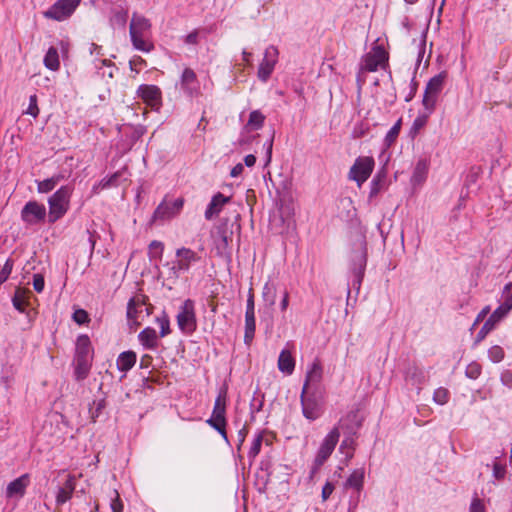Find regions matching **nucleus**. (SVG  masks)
I'll list each match as a JSON object with an SVG mask.
<instances>
[{
	"mask_svg": "<svg viewBox=\"0 0 512 512\" xmlns=\"http://www.w3.org/2000/svg\"><path fill=\"white\" fill-rule=\"evenodd\" d=\"M480 372H481V368L476 363H472V364L468 365V367L466 369V375L471 379H476L480 375Z\"/></svg>",
	"mask_w": 512,
	"mask_h": 512,
	"instance_id": "obj_56",
	"label": "nucleus"
},
{
	"mask_svg": "<svg viewBox=\"0 0 512 512\" xmlns=\"http://www.w3.org/2000/svg\"><path fill=\"white\" fill-rule=\"evenodd\" d=\"M127 10L123 8H117L112 11V15L110 18V22L112 25H117L119 27H124L127 21Z\"/></svg>",
	"mask_w": 512,
	"mask_h": 512,
	"instance_id": "obj_40",
	"label": "nucleus"
},
{
	"mask_svg": "<svg viewBox=\"0 0 512 512\" xmlns=\"http://www.w3.org/2000/svg\"><path fill=\"white\" fill-rule=\"evenodd\" d=\"M230 202V197L225 196L221 192L216 193L205 210V219L212 220L222 211L225 204Z\"/></svg>",
	"mask_w": 512,
	"mask_h": 512,
	"instance_id": "obj_20",
	"label": "nucleus"
},
{
	"mask_svg": "<svg viewBox=\"0 0 512 512\" xmlns=\"http://www.w3.org/2000/svg\"><path fill=\"white\" fill-rule=\"evenodd\" d=\"M75 488H76L75 477L72 475H68L64 485L58 488V491L56 494L57 505H62L64 503H66L72 497Z\"/></svg>",
	"mask_w": 512,
	"mask_h": 512,
	"instance_id": "obj_23",
	"label": "nucleus"
},
{
	"mask_svg": "<svg viewBox=\"0 0 512 512\" xmlns=\"http://www.w3.org/2000/svg\"><path fill=\"white\" fill-rule=\"evenodd\" d=\"M512 309V294H508L505 301L496 309L503 316H506Z\"/></svg>",
	"mask_w": 512,
	"mask_h": 512,
	"instance_id": "obj_52",
	"label": "nucleus"
},
{
	"mask_svg": "<svg viewBox=\"0 0 512 512\" xmlns=\"http://www.w3.org/2000/svg\"><path fill=\"white\" fill-rule=\"evenodd\" d=\"M164 251V244L161 241L153 240L148 246L150 260H161Z\"/></svg>",
	"mask_w": 512,
	"mask_h": 512,
	"instance_id": "obj_38",
	"label": "nucleus"
},
{
	"mask_svg": "<svg viewBox=\"0 0 512 512\" xmlns=\"http://www.w3.org/2000/svg\"><path fill=\"white\" fill-rule=\"evenodd\" d=\"M137 96L153 110H159L162 106V92L156 85H140L137 89Z\"/></svg>",
	"mask_w": 512,
	"mask_h": 512,
	"instance_id": "obj_13",
	"label": "nucleus"
},
{
	"mask_svg": "<svg viewBox=\"0 0 512 512\" xmlns=\"http://www.w3.org/2000/svg\"><path fill=\"white\" fill-rule=\"evenodd\" d=\"M46 215L45 206L37 201H28L21 210V219L28 225H36L43 222Z\"/></svg>",
	"mask_w": 512,
	"mask_h": 512,
	"instance_id": "obj_12",
	"label": "nucleus"
},
{
	"mask_svg": "<svg viewBox=\"0 0 512 512\" xmlns=\"http://www.w3.org/2000/svg\"><path fill=\"white\" fill-rule=\"evenodd\" d=\"M80 2L81 0H58L44 12V16L56 21L66 20L73 14Z\"/></svg>",
	"mask_w": 512,
	"mask_h": 512,
	"instance_id": "obj_9",
	"label": "nucleus"
},
{
	"mask_svg": "<svg viewBox=\"0 0 512 512\" xmlns=\"http://www.w3.org/2000/svg\"><path fill=\"white\" fill-rule=\"evenodd\" d=\"M375 161L369 156L358 157L354 164L351 166L348 178L357 183L358 187H361L365 183L373 172Z\"/></svg>",
	"mask_w": 512,
	"mask_h": 512,
	"instance_id": "obj_6",
	"label": "nucleus"
},
{
	"mask_svg": "<svg viewBox=\"0 0 512 512\" xmlns=\"http://www.w3.org/2000/svg\"><path fill=\"white\" fill-rule=\"evenodd\" d=\"M446 78L447 73L441 72L432 77L426 85L422 104L429 114L435 109L438 95L443 89Z\"/></svg>",
	"mask_w": 512,
	"mask_h": 512,
	"instance_id": "obj_5",
	"label": "nucleus"
},
{
	"mask_svg": "<svg viewBox=\"0 0 512 512\" xmlns=\"http://www.w3.org/2000/svg\"><path fill=\"white\" fill-rule=\"evenodd\" d=\"M115 493V497L111 500V504H110V507H111V510L112 512H123V503L119 497V494L117 491H114Z\"/></svg>",
	"mask_w": 512,
	"mask_h": 512,
	"instance_id": "obj_55",
	"label": "nucleus"
},
{
	"mask_svg": "<svg viewBox=\"0 0 512 512\" xmlns=\"http://www.w3.org/2000/svg\"><path fill=\"white\" fill-rule=\"evenodd\" d=\"M151 24L148 19L143 16L133 14L129 26V33L134 48L143 52H149L153 45L146 41V35L149 32Z\"/></svg>",
	"mask_w": 512,
	"mask_h": 512,
	"instance_id": "obj_4",
	"label": "nucleus"
},
{
	"mask_svg": "<svg viewBox=\"0 0 512 512\" xmlns=\"http://www.w3.org/2000/svg\"><path fill=\"white\" fill-rule=\"evenodd\" d=\"M29 483L30 477L28 474H23L11 481L6 488V497L9 499H21L25 495Z\"/></svg>",
	"mask_w": 512,
	"mask_h": 512,
	"instance_id": "obj_19",
	"label": "nucleus"
},
{
	"mask_svg": "<svg viewBox=\"0 0 512 512\" xmlns=\"http://www.w3.org/2000/svg\"><path fill=\"white\" fill-rule=\"evenodd\" d=\"M44 65L51 71H56L60 67L57 48L50 47L44 56Z\"/></svg>",
	"mask_w": 512,
	"mask_h": 512,
	"instance_id": "obj_33",
	"label": "nucleus"
},
{
	"mask_svg": "<svg viewBox=\"0 0 512 512\" xmlns=\"http://www.w3.org/2000/svg\"><path fill=\"white\" fill-rule=\"evenodd\" d=\"M106 407V401L104 398L96 399L93 401L89 408L91 419L95 422L96 419L101 415L102 410Z\"/></svg>",
	"mask_w": 512,
	"mask_h": 512,
	"instance_id": "obj_43",
	"label": "nucleus"
},
{
	"mask_svg": "<svg viewBox=\"0 0 512 512\" xmlns=\"http://www.w3.org/2000/svg\"><path fill=\"white\" fill-rule=\"evenodd\" d=\"M301 404L303 415L309 420L318 419L323 412L324 386H302Z\"/></svg>",
	"mask_w": 512,
	"mask_h": 512,
	"instance_id": "obj_1",
	"label": "nucleus"
},
{
	"mask_svg": "<svg viewBox=\"0 0 512 512\" xmlns=\"http://www.w3.org/2000/svg\"><path fill=\"white\" fill-rule=\"evenodd\" d=\"M93 360V349L87 335H80L76 341L74 356V373L77 381L84 380L91 368Z\"/></svg>",
	"mask_w": 512,
	"mask_h": 512,
	"instance_id": "obj_2",
	"label": "nucleus"
},
{
	"mask_svg": "<svg viewBox=\"0 0 512 512\" xmlns=\"http://www.w3.org/2000/svg\"><path fill=\"white\" fill-rule=\"evenodd\" d=\"M256 330L255 313L245 312L244 343L250 345L254 339Z\"/></svg>",
	"mask_w": 512,
	"mask_h": 512,
	"instance_id": "obj_29",
	"label": "nucleus"
},
{
	"mask_svg": "<svg viewBox=\"0 0 512 512\" xmlns=\"http://www.w3.org/2000/svg\"><path fill=\"white\" fill-rule=\"evenodd\" d=\"M355 435L345 434V438L340 444L339 451L340 453L345 455L347 460H350L354 456V451L356 447Z\"/></svg>",
	"mask_w": 512,
	"mask_h": 512,
	"instance_id": "obj_32",
	"label": "nucleus"
},
{
	"mask_svg": "<svg viewBox=\"0 0 512 512\" xmlns=\"http://www.w3.org/2000/svg\"><path fill=\"white\" fill-rule=\"evenodd\" d=\"M278 369L285 374H292L295 369V359L288 349H283L278 357Z\"/></svg>",
	"mask_w": 512,
	"mask_h": 512,
	"instance_id": "obj_24",
	"label": "nucleus"
},
{
	"mask_svg": "<svg viewBox=\"0 0 512 512\" xmlns=\"http://www.w3.org/2000/svg\"><path fill=\"white\" fill-rule=\"evenodd\" d=\"M264 403V394L261 391L260 387L257 386L256 390L253 393L252 399L250 401V409L252 413L261 411Z\"/></svg>",
	"mask_w": 512,
	"mask_h": 512,
	"instance_id": "obj_41",
	"label": "nucleus"
},
{
	"mask_svg": "<svg viewBox=\"0 0 512 512\" xmlns=\"http://www.w3.org/2000/svg\"><path fill=\"white\" fill-rule=\"evenodd\" d=\"M139 340L147 349H154L157 345V332L155 329L147 327L139 333Z\"/></svg>",
	"mask_w": 512,
	"mask_h": 512,
	"instance_id": "obj_30",
	"label": "nucleus"
},
{
	"mask_svg": "<svg viewBox=\"0 0 512 512\" xmlns=\"http://www.w3.org/2000/svg\"><path fill=\"white\" fill-rule=\"evenodd\" d=\"M277 59H278L277 48L272 45L267 47L265 50V53H264V58L259 65L258 73H257L258 78L262 82H266L270 78V76L274 70V67L277 63Z\"/></svg>",
	"mask_w": 512,
	"mask_h": 512,
	"instance_id": "obj_16",
	"label": "nucleus"
},
{
	"mask_svg": "<svg viewBox=\"0 0 512 512\" xmlns=\"http://www.w3.org/2000/svg\"><path fill=\"white\" fill-rule=\"evenodd\" d=\"M263 441H264L263 432H259L254 436L253 441L250 446V449L248 451V458L251 462L260 453Z\"/></svg>",
	"mask_w": 512,
	"mask_h": 512,
	"instance_id": "obj_37",
	"label": "nucleus"
},
{
	"mask_svg": "<svg viewBox=\"0 0 512 512\" xmlns=\"http://www.w3.org/2000/svg\"><path fill=\"white\" fill-rule=\"evenodd\" d=\"M32 295L31 291L22 288H17L14 296L12 297V304L20 313H24L26 306L29 305V297Z\"/></svg>",
	"mask_w": 512,
	"mask_h": 512,
	"instance_id": "obj_25",
	"label": "nucleus"
},
{
	"mask_svg": "<svg viewBox=\"0 0 512 512\" xmlns=\"http://www.w3.org/2000/svg\"><path fill=\"white\" fill-rule=\"evenodd\" d=\"M388 60V55L382 46H375L361 61V69L369 72L376 71Z\"/></svg>",
	"mask_w": 512,
	"mask_h": 512,
	"instance_id": "obj_14",
	"label": "nucleus"
},
{
	"mask_svg": "<svg viewBox=\"0 0 512 512\" xmlns=\"http://www.w3.org/2000/svg\"><path fill=\"white\" fill-rule=\"evenodd\" d=\"M504 317L505 316H503L500 311L495 309L477 333L475 343L477 344L484 340L488 333H490Z\"/></svg>",
	"mask_w": 512,
	"mask_h": 512,
	"instance_id": "obj_22",
	"label": "nucleus"
},
{
	"mask_svg": "<svg viewBox=\"0 0 512 512\" xmlns=\"http://www.w3.org/2000/svg\"><path fill=\"white\" fill-rule=\"evenodd\" d=\"M433 400L439 405H444L449 400V392L445 387L439 386L433 394Z\"/></svg>",
	"mask_w": 512,
	"mask_h": 512,
	"instance_id": "obj_46",
	"label": "nucleus"
},
{
	"mask_svg": "<svg viewBox=\"0 0 512 512\" xmlns=\"http://www.w3.org/2000/svg\"><path fill=\"white\" fill-rule=\"evenodd\" d=\"M184 200L177 198L172 202L163 200L153 213L154 220H167L177 215L183 208Z\"/></svg>",
	"mask_w": 512,
	"mask_h": 512,
	"instance_id": "obj_17",
	"label": "nucleus"
},
{
	"mask_svg": "<svg viewBox=\"0 0 512 512\" xmlns=\"http://www.w3.org/2000/svg\"><path fill=\"white\" fill-rule=\"evenodd\" d=\"M387 173L384 170L378 171L370 183L368 201L372 203L374 199L387 189Z\"/></svg>",
	"mask_w": 512,
	"mask_h": 512,
	"instance_id": "obj_21",
	"label": "nucleus"
},
{
	"mask_svg": "<svg viewBox=\"0 0 512 512\" xmlns=\"http://www.w3.org/2000/svg\"><path fill=\"white\" fill-rule=\"evenodd\" d=\"M488 356L491 361L498 363L504 358V350L498 345L492 346L488 350Z\"/></svg>",
	"mask_w": 512,
	"mask_h": 512,
	"instance_id": "obj_48",
	"label": "nucleus"
},
{
	"mask_svg": "<svg viewBox=\"0 0 512 512\" xmlns=\"http://www.w3.org/2000/svg\"><path fill=\"white\" fill-rule=\"evenodd\" d=\"M264 121L265 116L259 110H254L249 115L247 126L252 130H258L262 128Z\"/></svg>",
	"mask_w": 512,
	"mask_h": 512,
	"instance_id": "obj_39",
	"label": "nucleus"
},
{
	"mask_svg": "<svg viewBox=\"0 0 512 512\" xmlns=\"http://www.w3.org/2000/svg\"><path fill=\"white\" fill-rule=\"evenodd\" d=\"M363 421L364 416L359 412V410H351L339 420L337 427L339 430L341 429L344 434L357 436L359 429L362 427Z\"/></svg>",
	"mask_w": 512,
	"mask_h": 512,
	"instance_id": "obj_15",
	"label": "nucleus"
},
{
	"mask_svg": "<svg viewBox=\"0 0 512 512\" xmlns=\"http://www.w3.org/2000/svg\"><path fill=\"white\" fill-rule=\"evenodd\" d=\"M247 428L244 426L242 429L239 430L238 432V445H237V449L240 450L241 446L243 445L244 441H245V437L247 435Z\"/></svg>",
	"mask_w": 512,
	"mask_h": 512,
	"instance_id": "obj_64",
	"label": "nucleus"
},
{
	"mask_svg": "<svg viewBox=\"0 0 512 512\" xmlns=\"http://www.w3.org/2000/svg\"><path fill=\"white\" fill-rule=\"evenodd\" d=\"M63 179L64 176L61 174L53 175L50 178L38 182L37 190L39 193H48L52 191L56 187V185Z\"/></svg>",
	"mask_w": 512,
	"mask_h": 512,
	"instance_id": "obj_34",
	"label": "nucleus"
},
{
	"mask_svg": "<svg viewBox=\"0 0 512 512\" xmlns=\"http://www.w3.org/2000/svg\"><path fill=\"white\" fill-rule=\"evenodd\" d=\"M206 422L212 428H214L216 431H218L219 434L222 436V438L227 443L229 442L227 432H226V418L225 417L217 418V416H211Z\"/></svg>",
	"mask_w": 512,
	"mask_h": 512,
	"instance_id": "obj_36",
	"label": "nucleus"
},
{
	"mask_svg": "<svg viewBox=\"0 0 512 512\" xmlns=\"http://www.w3.org/2000/svg\"><path fill=\"white\" fill-rule=\"evenodd\" d=\"M26 114L33 116L36 118L39 114V108L37 105V96L35 94L29 97V106L25 111Z\"/></svg>",
	"mask_w": 512,
	"mask_h": 512,
	"instance_id": "obj_51",
	"label": "nucleus"
},
{
	"mask_svg": "<svg viewBox=\"0 0 512 512\" xmlns=\"http://www.w3.org/2000/svg\"><path fill=\"white\" fill-rule=\"evenodd\" d=\"M469 512H486L483 501L478 497L473 498L470 504Z\"/></svg>",
	"mask_w": 512,
	"mask_h": 512,
	"instance_id": "obj_53",
	"label": "nucleus"
},
{
	"mask_svg": "<svg viewBox=\"0 0 512 512\" xmlns=\"http://www.w3.org/2000/svg\"><path fill=\"white\" fill-rule=\"evenodd\" d=\"M490 313V306H485L477 315L472 328H474L478 323L482 322L485 317Z\"/></svg>",
	"mask_w": 512,
	"mask_h": 512,
	"instance_id": "obj_60",
	"label": "nucleus"
},
{
	"mask_svg": "<svg viewBox=\"0 0 512 512\" xmlns=\"http://www.w3.org/2000/svg\"><path fill=\"white\" fill-rule=\"evenodd\" d=\"M404 379L406 382L421 383L425 381V374L416 365H409L405 370Z\"/></svg>",
	"mask_w": 512,
	"mask_h": 512,
	"instance_id": "obj_35",
	"label": "nucleus"
},
{
	"mask_svg": "<svg viewBox=\"0 0 512 512\" xmlns=\"http://www.w3.org/2000/svg\"><path fill=\"white\" fill-rule=\"evenodd\" d=\"M427 116H419L413 122V129L419 130L426 124Z\"/></svg>",
	"mask_w": 512,
	"mask_h": 512,
	"instance_id": "obj_63",
	"label": "nucleus"
},
{
	"mask_svg": "<svg viewBox=\"0 0 512 512\" xmlns=\"http://www.w3.org/2000/svg\"><path fill=\"white\" fill-rule=\"evenodd\" d=\"M136 363V353L133 351L122 352L117 358V367L120 371H128Z\"/></svg>",
	"mask_w": 512,
	"mask_h": 512,
	"instance_id": "obj_31",
	"label": "nucleus"
},
{
	"mask_svg": "<svg viewBox=\"0 0 512 512\" xmlns=\"http://www.w3.org/2000/svg\"><path fill=\"white\" fill-rule=\"evenodd\" d=\"M176 262L171 266V274L178 278L181 273L188 272L194 263L200 261L201 257L192 249L181 247L176 250Z\"/></svg>",
	"mask_w": 512,
	"mask_h": 512,
	"instance_id": "obj_8",
	"label": "nucleus"
},
{
	"mask_svg": "<svg viewBox=\"0 0 512 512\" xmlns=\"http://www.w3.org/2000/svg\"><path fill=\"white\" fill-rule=\"evenodd\" d=\"M340 437V431L338 427H334L323 439L317 455L315 457V463L317 465H323L326 460L331 456L334 451Z\"/></svg>",
	"mask_w": 512,
	"mask_h": 512,
	"instance_id": "obj_11",
	"label": "nucleus"
},
{
	"mask_svg": "<svg viewBox=\"0 0 512 512\" xmlns=\"http://www.w3.org/2000/svg\"><path fill=\"white\" fill-rule=\"evenodd\" d=\"M335 487L331 482H326L322 488L321 497L323 501H326L333 493Z\"/></svg>",
	"mask_w": 512,
	"mask_h": 512,
	"instance_id": "obj_57",
	"label": "nucleus"
},
{
	"mask_svg": "<svg viewBox=\"0 0 512 512\" xmlns=\"http://www.w3.org/2000/svg\"><path fill=\"white\" fill-rule=\"evenodd\" d=\"M160 327V336L165 337L170 333V322L168 316L164 313L163 316L156 319Z\"/></svg>",
	"mask_w": 512,
	"mask_h": 512,
	"instance_id": "obj_47",
	"label": "nucleus"
},
{
	"mask_svg": "<svg viewBox=\"0 0 512 512\" xmlns=\"http://www.w3.org/2000/svg\"><path fill=\"white\" fill-rule=\"evenodd\" d=\"M120 176H121V172L117 171V172L113 173L111 176L103 178L99 182L98 186L94 187V189H96L98 187L101 188V189H107V188H110V187H116V186H118V179H119Z\"/></svg>",
	"mask_w": 512,
	"mask_h": 512,
	"instance_id": "obj_45",
	"label": "nucleus"
},
{
	"mask_svg": "<svg viewBox=\"0 0 512 512\" xmlns=\"http://www.w3.org/2000/svg\"><path fill=\"white\" fill-rule=\"evenodd\" d=\"M366 263V247L364 243H361L359 248L353 251L351 258V270L354 274L353 286H357V288L360 287L363 280Z\"/></svg>",
	"mask_w": 512,
	"mask_h": 512,
	"instance_id": "obj_10",
	"label": "nucleus"
},
{
	"mask_svg": "<svg viewBox=\"0 0 512 512\" xmlns=\"http://www.w3.org/2000/svg\"><path fill=\"white\" fill-rule=\"evenodd\" d=\"M199 32L194 30L185 37V43L195 45L198 43Z\"/></svg>",
	"mask_w": 512,
	"mask_h": 512,
	"instance_id": "obj_61",
	"label": "nucleus"
},
{
	"mask_svg": "<svg viewBox=\"0 0 512 512\" xmlns=\"http://www.w3.org/2000/svg\"><path fill=\"white\" fill-rule=\"evenodd\" d=\"M505 473H506V469H505L504 466H502L499 463H494V465H493V476H494L495 479L500 480V479L504 478Z\"/></svg>",
	"mask_w": 512,
	"mask_h": 512,
	"instance_id": "obj_58",
	"label": "nucleus"
},
{
	"mask_svg": "<svg viewBox=\"0 0 512 512\" xmlns=\"http://www.w3.org/2000/svg\"><path fill=\"white\" fill-rule=\"evenodd\" d=\"M427 171H428L427 162L425 160L418 161V163L416 164V167L414 169L413 180L415 182L423 181L426 177Z\"/></svg>",
	"mask_w": 512,
	"mask_h": 512,
	"instance_id": "obj_44",
	"label": "nucleus"
},
{
	"mask_svg": "<svg viewBox=\"0 0 512 512\" xmlns=\"http://www.w3.org/2000/svg\"><path fill=\"white\" fill-rule=\"evenodd\" d=\"M226 401H227V386H221L218 391V395L215 399L213 411L211 416H217V418L225 417L226 415Z\"/></svg>",
	"mask_w": 512,
	"mask_h": 512,
	"instance_id": "obj_26",
	"label": "nucleus"
},
{
	"mask_svg": "<svg viewBox=\"0 0 512 512\" xmlns=\"http://www.w3.org/2000/svg\"><path fill=\"white\" fill-rule=\"evenodd\" d=\"M364 477H365L364 469H362V468L355 469L350 474V476L347 478L344 486L346 488L355 489L357 491V493L359 494L363 488Z\"/></svg>",
	"mask_w": 512,
	"mask_h": 512,
	"instance_id": "obj_28",
	"label": "nucleus"
},
{
	"mask_svg": "<svg viewBox=\"0 0 512 512\" xmlns=\"http://www.w3.org/2000/svg\"><path fill=\"white\" fill-rule=\"evenodd\" d=\"M401 124H402V120L399 119L391 128L390 130L387 132L386 136H385V145L387 147H390L391 145H393V143L395 142V140L397 139L399 133H400V130H401Z\"/></svg>",
	"mask_w": 512,
	"mask_h": 512,
	"instance_id": "obj_42",
	"label": "nucleus"
},
{
	"mask_svg": "<svg viewBox=\"0 0 512 512\" xmlns=\"http://www.w3.org/2000/svg\"><path fill=\"white\" fill-rule=\"evenodd\" d=\"M177 325L185 334H192L197 328L194 301L186 299L179 308L177 314Z\"/></svg>",
	"mask_w": 512,
	"mask_h": 512,
	"instance_id": "obj_7",
	"label": "nucleus"
},
{
	"mask_svg": "<svg viewBox=\"0 0 512 512\" xmlns=\"http://www.w3.org/2000/svg\"><path fill=\"white\" fill-rule=\"evenodd\" d=\"M181 89L190 97L199 94L200 86L197 75L191 68H185L180 78Z\"/></svg>",
	"mask_w": 512,
	"mask_h": 512,
	"instance_id": "obj_18",
	"label": "nucleus"
},
{
	"mask_svg": "<svg viewBox=\"0 0 512 512\" xmlns=\"http://www.w3.org/2000/svg\"><path fill=\"white\" fill-rule=\"evenodd\" d=\"M72 319L79 325L86 324L90 321L89 315L84 309L75 310Z\"/></svg>",
	"mask_w": 512,
	"mask_h": 512,
	"instance_id": "obj_50",
	"label": "nucleus"
},
{
	"mask_svg": "<svg viewBox=\"0 0 512 512\" xmlns=\"http://www.w3.org/2000/svg\"><path fill=\"white\" fill-rule=\"evenodd\" d=\"M273 140H274V134L264 144V147H266V162H265V165H268L271 162V159H272Z\"/></svg>",
	"mask_w": 512,
	"mask_h": 512,
	"instance_id": "obj_59",
	"label": "nucleus"
},
{
	"mask_svg": "<svg viewBox=\"0 0 512 512\" xmlns=\"http://www.w3.org/2000/svg\"><path fill=\"white\" fill-rule=\"evenodd\" d=\"M45 281L44 277L37 273L33 275V288L36 292L41 293L44 290Z\"/></svg>",
	"mask_w": 512,
	"mask_h": 512,
	"instance_id": "obj_54",
	"label": "nucleus"
},
{
	"mask_svg": "<svg viewBox=\"0 0 512 512\" xmlns=\"http://www.w3.org/2000/svg\"><path fill=\"white\" fill-rule=\"evenodd\" d=\"M323 367L318 359H315L309 366L304 384H316L322 380Z\"/></svg>",
	"mask_w": 512,
	"mask_h": 512,
	"instance_id": "obj_27",
	"label": "nucleus"
},
{
	"mask_svg": "<svg viewBox=\"0 0 512 512\" xmlns=\"http://www.w3.org/2000/svg\"><path fill=\"white\" fill-rule=\"evenodd\" d=\"M245 312L255 313L254 295L251 290H250L248 298H247Z\"/></svg>",
	"mask_w": 512,
	"mask_h": 512,
	"instance_id": "obj_62",
	"label": "nucleus"
},
{
	"mask_svg": "<svg viewBox=\"0 0 512 512\" xmlns=\"http://www.w3.org/2000/svg\"><path fill=\"white\" fill-rule=\"evenodd\" d=\"M13 266H14V261L11 258H8L6 260L4 266L0 270V282L4 283L9 278V276L13 270Z\"/></svg>",
	"mask_w": 512,
	"mask_h": 512,
	"instance_id": "obj_49",
	"label": "nucleus"
},
{
	"mask_svg": "<svg viewBox=\"0 0 512 512\" xmlns=\"http://www.w3.org/2000/svg\"><path fill=\"white\" fill-rule=\"evenodd\" d=\"M73 192V187L70 185L61 186L53 195L48 199L49 212L48 222L53 224L61 219L68 211L70 206V197Z\"/></svg>",
	"mask_w": 512,
	"mask_h": 512,
	"instance_id": "obj_3",
	"label": "nucleus"
}]
</instances>
